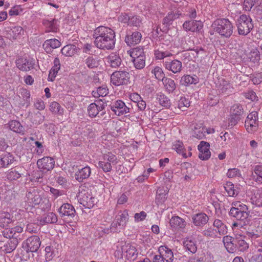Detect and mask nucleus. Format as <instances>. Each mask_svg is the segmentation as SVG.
<instances>
[{
  "label": "nucleus",
  "mask_w": 262,
  "mask_h": 262,
  "mask_svg": "<svg viewBox=\"0 0 262 262\" xmlns=\"http://www.w3.org/2000/svg\"><path fill=\"white\" fill-rule=\"evenodd\" d=\"M95 46L103 50L113 49L115 45V34L114 30L104 26H99L95 29L93 34Z\"/></svg>",
  "instance_id": "f257e3e1"
},
{
  "label": "nucleus",
  "mask_w": 262,
  "mask_h": 262,
  "mask_svg": "<svg viewBox=\"0 0 262 262\" xmlns=\"http://www.w3.org/2000/svg\"><path fill=\"white\" fill-rule=\"evenodd\" d=\"M245 236L236 234L235 237L226 235L223 237V242L227 251L231 253L236 251L244 252L249 248V244L245 241Z\"/></svg>",
  "instance_id": "f03ea898"
},
{
  "label": "nucleus",
  "mask_w": 262,
  "mask_h": 262,
  "mask_svg": "<svg viewBox=\"0 0 262 262\" xmlns=\"http://www.w3.org/2000/svg\"><path fill=\"white\" fill-rule=\"evenodd\" d=\"M138 255L136 248L129 243L120 242L116 246L114 256L117 259H121L124 256L130 260H135Z\"/></svg>",
  "instance_id": "7ed1b4c3"
},
{
  "label": "nucleus",
  "mask_w": 262,
  "mask_h": 262,
  "mask_svg": "<svg viewBox=\"0 0 262 262\" xmlns=\"http://www.w3.org/2000/svg\"><path fill=\"white\" fill-rule=\"evenodd\" d=\"M213 25L215 32L224 37L229 38L232 34L233 26L228 19H218L214 22Z\"/></svg>",
  "instance_id": "20e7f679"
},
{
  "label": "nucleus",
  "mask_w": 262,
  "mask_h": 262,
  "mask_svg": "<svg viewBox=\"0 0 262 262\" xmlns=\"http://www.w3.org/2000/svg\"><path fill=\"white\" fill-rule=\"evenodd\" d=\"M238 33L241 35L248 34L254 27L252 19L249 15H241L236 21Z\"/></svg>",
  "instance_id": "39448f33"
},
{
  "label": "nucleus",
  "mask_w": 262,
  "mask_h": 262,
  "mask_svg": "<svg viewBox=\"0 0 262 262\" xmlns=\"http://www.w3.org/2000/svg\"><path fill=\"white\" fill-rule=\"evenodd\" d=\"M244 111L239 104H234L230 108L229 126L231 127L236 125L243 117Z\"/></svg>",
  "instance_id": "423d86ee"
},
{
  "label": "nucleus",
  "mask_w": 262,
  "mask_h": 262,
  "mask_svg": "<svg viewBox=\"0 0 262 262\" xmlns=\"http://www.w3.org/2000/svg\"><path fill=\"white\" fill-rule=\"evenodd\" d=\"M129 79V73L124 71L114 72L111 77V83L115 85L119 86L127 84Z\"/></svg>",
  "instance_id": "0eeeda50"
},
{
  "label": "nucleus",
  "mask_w": 262,
  "mask_h": 262,
  "mask_svg": "<svg viewBox=\"0 0 262 262\" xmlns=\"http://www.w3.org/2000/svg\"><path fill=\"white\" fill-rule=\"evenodd\" d=\"M77 197L79 203L87 208H92L96 201L91 192L85 190L79 192Z\"/></svg>",
  "instance_id": "6e6552de"
},
{
  "label": "nucleus",
  "mask_w": 262,
  "mask_h": 262,
  "mask_svg": "<svg viewBox=\"0 0 262 262\" xmlns=\"http://www.w3.org/2000/svg\"><path fill=\"white\" fill-rule=\"evenodd\" d=\"M109 106L111 110L118 116L125 115L129 112L130 107L121 100L112 102Z\"/></svg>",
  "instance_id": "1a4fd4ad"
},
{
  "label": "nucleus",
  "mask_w": 262,
  "mask_h": 262,
  "mask_svg": "<svg viewBox=\"0 0 262 262\" xmlns=\"http://www.w3.org/2000/svg\"><path fill=\"white\" fill-rule=\"evenodd\" d=\"M40 244L39 237L36 235H33L27 239L25 248L27 252H35L37 251Z\"/></svg>",
  "instance_id": "9d476101"
},
{
  "label": "nucleus",
  "mask_w": 262,
  "mask_h": 262,
  "mask_svg": "<svg viewBox=\"0 0 262 262\" xmlns=\"http://www.w3.org/2000/svg\"><path fill=\"white\" fill-rule=\"evenodd\" d=\"M26 202L30 206L38 205L41 201V198L38 192L35 189H30L26 194Z\"/></svg>",
  "instance_id": "9b49d317"
},
{
  "label": "nucleus",
  "mask_w": 262,
  "mask_h": 262,
  "mask_svg": "<svg viewBox=\"0 0 262 262\" xmlns=\"http://www.w3.org/2000/svg\"><path fill=\"white\" fill-rule=\"evenodd\" d=\"M37 165L39 169L49 171L54 168L55 161L53 158L46 157L38 160Z\"/></svg>",
  "instance_id": "f8f14e48"
},
{
  "label": "nucleus",
  "mask_w": 262,
  "mask_h": 262,
  "mask_svg": "<svg viewBox=\"0 0 262 262\" xmlns=\"http://www.w3.org/2000/svg\"><path fill=\"white\" fill-rule=\"evenodd\" d=\"M58 211L61 217L68 216L73 218L76 211L74 207L69 203H64L58 209Z\"/></svg>",
  "instance_id": "ddd939ff"
},
{
  "label": "nucleus",
  "mask_w": 262,
  "mask_h": 262,
  "mask_svg": "<svg viewBox=\"0 0 262 262\" xmlns=\"http://www.w3.org/2000/svg\"><path fill=\"white\" fill-rule=\"evenodd\" d=\"M183 27L186 31L199 32L203 27V23L200 20H187L183 24Z\"/></svg>",
  "instance_id": "4468645a"
},
{
  "label": "nucleus",
  "mask_w": 262,
  "mask_h": 262,
  "mask_svg": "<svg viewBox=\"0 0 262 262\" xmlns=\"http://www.w3.org/2000/svg\"><path fill=\"white\" fill-rule=\"evenodd\" d=\"M209 143L205 141H201L198 145V148L200 152L199 157L202 160H208L211 155L209 151Z\"/></svg>",
  "instance_id": "2eb2a0df"
},
{
  "label": "nucleus",
  "mask_w": 262,
  "mask_h": 262,
  "mask_svg": "<svg viewBox=\"0 0 262 262\" xmlns=\"http://www.w3.org/2000/svg\"><path fill=\"white\" fill-rule=\"evenodd\" d=\"M192 220L195 226L202 227L208 223L209 217L205 213L201 212L193 215Z\"/></svg>",
  "instance_id": "dca6fc26"
},
{
  "label": "nucleus",
  "mask_w": 262,
  "mask_h": 262,
  "mask_svg": "<svg viewBox=\"0 0 262 262\" xmlns=\"http://www.w3.org/2000/svg\"><path fill=\"white\" fill-rule=\"evenodd\" d=\"M91 173V169L89 166L79 168L75 172V179L79 182H82L85 179L89 178Z\"/></svg>",
  "instance_id": "f3484780"
},
{
  "label": "nucleus",
  "mask_w": 262,
  "mask_h": 262,
  "mask_svg": "<svg viewBox=\"0 0 262 262\" xmlns=\"http://www.w3.org/2000/svg\"><path fill=\"white\" fill-rule=\"evenodd\" d=\"M23 32V29L20 26H11L6 31V37L10 40H14Z\"/></svg>",
  "instance_id": "a211bd4d"
},
{
  "label": "nucleus",
  "mask_w": 262,
  "mask_h": 262,
  "mask_svg": "<svg viewBox=\"0 0 262 262\" xmlns=\"http://www.w3.org/2000/svg\"><path fill=\"white\" fill-rule=\"evenodd\" d=\"M213 226L214 229L220 236L224 235L227 233V227L225 223L220 219H214Z\"/></svg>",
  "instance_id": "6ab92c4d"
},
{
  "label": "nucleus",
  "mask_w": 262,
  "mask_h": 262,
  "mask_svg": "<svg viewBox=\"0 0 262 262\" xmlns=\"http://www.w3.org/2000/svg\"><path fill=\"white\" fill-rule=\"evenodd\" d=\"M14 157L10 152H4L0 155V168H6L14 161Z\"/></svg>",
  "instance_id": "aec40b11"
},
{
  "label": "nucleus",
  "mask_w": 262,
  "mask_h": 262,
  "mask_svg": "<svg viewBox=\"0 0 262 262\" xmlns=\"http://www.w3.org/2000/svg\"><path fill=\"white\" fill-rule=\"evenodd\" d=\"M160 255L166 262H172L174 259L172 250L167 246H161L159 248Z\"/></svg>",
  "instance_id": "412c9836"
},
{
  "label": "nucleus",
  "mask_w": 262,
  "mask_h": 262,
  "mask_svg": "<svg viewBox=\"0 0 262 262\" xmlns=\"http://www.w3.org/2000/svg\"><path fill=\"white\" fill-rule=\"evenodd\" d=\"M218 89L220 93L228 95L232 93L233 88L229 81L222 78L219 79Z\"/></svg>",
  "instance_id": "4be33fe9"
},
{
  "label": "nucleus",
  "mask_w": 262,
  "mask_h": 262,
  "mask_svg": "<svg viewBox=\"0 0 262 262\" xmlns=\"http://www.w3.org/2000/svg\"><path fill=\"white\" fill-rule=\"evenodd\" d=\"M142 35L139 32H134L131 35H127L125 38V41L129 46H134L139 43L141 39Z\"/></svg>",
  "instance_id": "5701e85b"
},
{
  "label": "nucleus",
  "mask_w": 262,
  "mask_h": 262,
  "mask_svg": "<svg viewBox=\"0 0 262 262\" xmlns=\"http://www.w3.org/2000/svg\"><path fill=\"white\" fill-rule=\"evenodd\" d=\"M24 169L21 167L11 168L7 173V178L11 181L16 180L24 175Z\"/></svg>",
  "instance_id": "b1692460"
},
{
  "label": "nucleus",
  "mask_w": 262,
  "mask_h": 262,
  "mask_svg": "<svg viewBox=\"0 0 262 262\" xmlns=\"http://www.w3.org/2000/svg\"><path fill=\"white\" fill-rule=\"evenodd\" d=\"M60 42L57 39H51L46 40L43 43V48L47 53L52 52V49L59 47Z\"/></svg>",
  "instance_id": "393cba45"
},
{
  "label": "nucleus",
  "mask_w": 262,
  "mask_h": 262,
  "mask_svg": "<svg viewBox=\"0 0 262 262\" xmlns=\"http://www.w3.org/2000/svg\"><path fill=\"white\" fill-rule=\"evenodd\" d=\"M241 210H238L236 208H231L229 211V215L238 221H244L248 218L249 216V213L248 212H244L241 211Z\"/></svg>",
  "instance_id": "a878e982"
},
{
  "label": "nucleus",
  "mask_w": 262,
  "mask_h": 262,
  "mask_svg": "<svg viewBox=\"0 0 262 262\" xmlns=\"http://www.w3.org/2000/svg\"><path fill=\"white\" fill-rule=\"evenodd\" d=\"M183 245L185 249L191 253H195L197 251L196 241L191 238H185L183 241Z\"/></svg>",
  "instance_id": "bb28decb"
},
{
  "label": "nucleus",
  "mask_w": 262,
  "mask_h": 262,
  "mask_svg": "<svg viewBox=\"0 0 262 262\" xmlns=\"http://www.w3.org/2000/svg\"><path fill=\"white\" fill-rule=\"evenodd\" d=\"M168 191L167 188L164 186L159 187L157 191V194L156 198V202L158 204H162L166 200Z\"/></svg>",
  "instance_id": "cd10ccee"
},
{
  "label": "nucleus",
  "mask_w": 262,
  "mask_h": 262,
  "mask_svg": "<svg viewBox=\"0 0 262 262\" xmlns=\"http://www.w3.org/2000/svg\"><path fill=\"white\" fill-rule=\"evenodd\" d=\"M169 224L173 228H184L186 225L185 221L178 216L172 217L170 220Z\"/></svg>",
  "instance_id": "c85d7f7f"
},
{
  "label": "nucleus",
  "mask_w": 262,
  "mask_h": 262,
  "mask_svg": "<svg viewBox=\"0 0 262 262\" xmlns=\"http://www.w3.org/2000/svg\"><path fill=\"white\" fill-rule=\"evenodd\" d=\"M251 177L252 179L258 184L262 183V166L255 165L253 168Z\"/></svg>",
  "instance_id": "c756f323"
},
{
  "label": "nucleus",
  "mask_w": 262,
  "mask_h": 262,
  "mask_svg": "<svg viewBox=\"0 0 262 262\" xmlns=\"http://www.w3.org/2000/svg\"><path fill=\"white\" fill-rule=\"evenodd\" d=\"M181 15L179 12L178 13H168L167 15L165 16L162 21V24L166 28L169 27L172 23L173 21L178 18L179 16Z\"/></svg>",
  "instance_id": "7c9ffc66"
},
{
  "label": "nucleus",
  "mask_w": 262,
  "mask_h": 262,
  "mask_svg": "<svg viewBox=\"0 0 262 262\" xmlns=\"http://www.w3.org/2000/svg\"><path fill=\"white\" fill-rule=\"evenodd\" d=\"M9 127L13 132L23 134L25 128L24 126L20 124V123L16 120H12L9 122Z\"/></svg>",
  "instance_id": "2f4dec72"
},
{
  "label": "nucleus",
  "mask_w": 262,
  "mask_h": 262,
  "mask_svg": "<svg viewBox=\"0 0 262 262\" xmlns=\"http://www.w3.org/2000/svg\"><path fill=\"white\" fill-rule=\"evenodd\" d=\"M128 214L126 211L119 212L116 216V220L119 226L123 227L128 219Z\"/></svg>",
  "instance_id": "473e14b6"
},
{
  "label": "nucleus",
  "mask_w": 262,
  "mask_h": 262,
  "mask_svg": "<svg viewBox=\"0 0 262 262\" xmlns=\"http://www.w3.org/2000/svg\"><path fill=\"white\" fill-rule=\"evenodd\" d=\"M35 60L33 58L28 57H21L16 60V66H34Z\"/></svg>",
  "instance_id": "72a5a7b5"
},
{
  "label": "nucleus",
  "mask_w": 262,
  "mask_h": 262,
  "mask_svg": "<svg viewBox=\"0 0 262 262\" xmlns=\"http://www.w3.org/2000/svg\"><path fill=\"white\" fill-rule=\"evenodd\" d=\"M205 130H206L205 126L196 125L193 129V137L198 139L204 138L206 136Z\"/></svg>",
  "instance_id": "f704fd0d"
},
{
  "label": "nucleus",
  "mask_w": 262,
  "mask_h": 262,
  "mask_svg": "<svg viewBox=\"0 0 262 262\" xmlns=\"http://www.w3.org/2000/svg\"><path fill=\"white\" fill-rule=\"evenodd\" d=\"M224 188L229 196L234 197L239 193L238 188L235 187L231 182H227Z\"/></svg>",
  "instance_id": "c9c22d12"
},
{
  "label": "nucleus",
  "mask_w": 262,
  "mask_h": 262,
  "mask_svg": "<svg viewBox=\"0 0 262 262\" xmlns=\"http://www.w3.org/2000/svg\"><path fill=\"white\" fill-rule=\"evenodd\" d=\"M180 82L182 84L188 85L191 84H196L199 82V79L196 76H191L190 75L183 76Z\"/></svg>",
  "instance_id": "e433bc0d"
},
{
  "label": "nucleus",
  "mask_w": 262,
  "mask_h": 262,
  "mask_svg": "<svg viewBox=\"0 0 262 262\" xmlns=\"http://www.w3.org/2000/svg\"><path fill=\"white\" fill-rule=\"evenodd\" d=\"M124 17V19H122L121 21H123L124 23H126L127 21H128V25L135 26L137 27H139L140 26V25L141 24V20L139 16H133L132 18H129L127 16H123Z\"/></svg>",
  "instance_id": "4c0bfd02"
},
{
  "label": "nucleus",
  "mask_w": 262,
  "mask_h": 262,
  "mask_svg": "<svg viewBox=\"0 0 262 262\" xmlns=\"http://www.w3.org/2000/svg\"><path fill=\"white\" fill-rule=\"evenodd\" d=\"M156 98L160 105L166 108H169L171 105V102L170 100L166 96L160 93L157 94Z\"/></svg>",
  "instance_id": "58836bf2"
},
{
  "label": "nucleus",
  "mask_w": 262,
  "mask_h": 262,
  "mask_svg": "<svg viewBox=\"0 0 262 262\" xmlns=\"http://www.w3.org/2000/svg\"><path fill=\"white\" fill-rule=\"evenodd\" d=\"M61 52L66 56H72L76 52V47L74 45H68L62 48Z\"/></svg>",
  "instance_id": "ea45409f"
},
{
  "label": "nucleus",
  "mask_w": 262,
  "mask_h": 262,
  "mask_svg": "<svg viewBox=\"0 0 262 262\" xmlns=\"http://www.w3.org/2000/svg\"><path fill=\"white\" fill-rule=\"evenodd\" d=\"M108 93V89L106 86L102 85L98 87L96 91L92 92V95L95 98L104 97Z\"/></svg>",
  "instance_id": "a19ab883"
},
{
  "label": "nucleus",
  "mask_w": 262,
  "mask_h": 262,
  "mask_svg": "<svg viewBox=\"0 0 262 262\" xmlns=\"http://www.w3.org/2000/svg\"><path fill=\"white\" fill-rule=\"evenodd\" d=\"M166 90L169 93H171L176 89V86L174 80L170 78H165L162 81Z\"/></svg>",
  "instance_id": "79ce46f5"
},
{
  "label": "nucleus",
  "mask_w": 262,
  "mask_h": 262,
  "mask_svg": "<svg viewBox=\"0 0 262 262\" xmlns=\"http://www.w3.org/2000/svg\"><path fill=\"white\" fill-rule=\"evenodd\" d=\"M18 244V239L14 238L9 240L7 244L4 246L5 252L6 253H11L16 249Z\"/></svg>",
  "instance_id": "37998d69"
},
{
  "label": "nucleus",
  "mask_w": 262,
  "mask_h": 262,
  "mask_svg": "<svg viewBox=\"0 0 262 262\" xmlns=\"http://www.w3.org/2000/svg\"><path fill=\"white\" fill-rule=\"evenodd\" d=\"M260 4V0H244V9L250 11L253 7H257Z\"/></svg>",
  "instance_id": "c03bdc74"
},
{
  "label": "nucleus",
  "mask_w": 262,
  "mask_h": 262,
  "mask_svg": "<svg viewBox=\"0 0 262 262\" xmlns=\"http://www.w3.org/2000/svg\"><path fill=\"white\" fill-rule=\"evenodd\" d=\"M104 61L99 59L96 56H90L85 60V63L87 66H92L93 64H97V66L101 65L103 63Z\"/></svg>",
  "instance_id": "a18cd8bd"
},
{
  "label": "nucleus",
  "mask_w": 262,
  "mask_h": 262,
  "mask_svg": "<svg viewBox=\"0 0 262 262\" xmlns=\"http://www.w3.org/2000/svg\"><path fill=\"white\" fill-rule=\"evenodd\" d=\"M173 148L176 150L178 154L182 155L184 158L187 157V155L185 152V150L183 143L182 142L177 141L173 145Z\"/></svg>",
  "instance_id": "49530a36"
},
{
  "label": "nucleus",
  "mask_w": 262,
  "mask_h": 262,
  "mask_svg": "<svg viewBox=\"0 0 262 262\" xmlns=\"http://www.w3.org/2000/svg\"><path fill=\"white\" fill-rule=\"evenodd\" d=\"M258 125L257 120H246L245 126L249 133L256 130Z\"/></svg>",
  "instance_id": "de8ad7c7"
},
{
  "label": "nucleus",
  "mask_w": 262,
  "mask_h": 262,
  "mask_svg": "<svg viewBox=\"0 0 262 262\" xmlns=\"http://www.w3.org/2000/svg\"><path fill=\"white\" fill-rule=\"evenodd\" d=\"M106 61L111 66H120L121 58L116 55H111L106 58Z\"/></svg>",
  "instance_id": "09e8293b"
},
{
  "label": "nucleus",
  "mask_w": 262,
  "mask_h": 262,
  "mask_svg": "<svg viewBox=\"0 0 262 262\" xmlns=\"http://www.w3.org/2000/svg\"><path fill=\"white\" fill-rule=\"evenodd\" d=\"M50 110L53 113L59 115H62L63 113V108H61L60 105L56 101H53L51 103Z\"/></svg>",
  "instance_id": "8fccbe9b"
},
{
  "label": "nucleus",
  "mask_w": 262,
  "mask_h": 262,
  "mask_svg": "<svg viewBox=\"0 0 262 262\" xmlns=\"http://www.w3.org/2000/svg\"><path fill=\"white\" fill-rule=\"evenodd\" d=\"M12 221L10 217V214L9 213L6 214L4 216H1L0 217V226L3 228H6Z\"/></svg>",
  "instance_id": "3c124183"
},
{
  "label": "nucleus",
  "mask_w": 262,
  "mask_h": 262,
  "mask_svg": "<svg viewBox=\"0 0 262 262\" xmlns=\"http://www.w3.org/2000/svg\"><path fill=\"white\" fill-rule=\"evenodd\" d=\"M190 106V101L185 97H181L178 102V108L184 111L185 109Z\"/></svg>",
  "instance_id": "603ef678"
},
{
  "label": "nucleus",
  "mask_w": 262,
  "mask_h": 262,
  "mask_svg": "<svg viewBox=\"0 0 262 262\" xmlns=\"http://www.w3.org/2000/svg\"><path fill=\"white\" fill-rule=\"evenodd\" d=\"M94 103H91L88 108V112L90 117H95L99 113V111Z\"/></svg>",
  "instance_id": "864d4df0"
},
{
  "label": "nucleus",
  "mask_w": 262,
  "mask_h": 262,
  "mask_svg": "<svg viewBox=\"0 0 262 262\" xmlns=\"http://www.w3.org/2000/svg\"><path fill=\"white\" fill-rule=\"evenodd\" d=\"M130 55L132 59L144 56L143 48L137 47L130 51Z\"/></svg>",
  "instance_id": "5fc2aeb1"
},
{
  "label": "nucleus",
  "mask_w": 262,
  "mask_h": 262,
  "mask_svg": "<svg viewBox=\"0 0 262 262\" xmlns=\"http://www.w3.org/2000/svg\"><path fill=\"white\" fill-rule=\"evenodd\" d=\"M202 233L204 236L210 238H215L218 237L219 235L216 233V230H215V229L212 227L205 229Z\"/></svg>",
  "instance_id": "6e6d98bb"
},
{
  "label": "nucleus",
  "mask_w": 262,
  "mask_h": 262,
  "mask_svg": "<svg viewBox=\"0 0 262 262\" xmlns=\"http://www.w3.org/2000/svg\"><path fill=\"white\" fill-rule=\"evenodd\" d=\"M44 222L47 223H55L57 222V216L53 212H49L45 217Z\"/></svg>",
  "instance_id": "4d7b16f0"
},
{
  "label": "nucleus",
  "mask_w": 262,
  "mask_h": 262,
  "mask_svg": "<svg viewBox=\"0 0 262 262\" xmlns=\"http://www.w3.org/2000/svg\"><path fill=\"white\" fill-rule=\"evenodd\" d=\"M55 179L59 185L63 187L67 186L68 184V180L66 174H64L63 176H61L60 174L56 175L55 177Z\"/></svg>",
  "instance_id": "13d9d810"
},
{
  "label": "nucleus",
  "mask_w": 262,
  "mask_h": 262,
  "mask_svg": "<svg viewBox=\"0 0 262 262\" xmlns=\"http://www.w3.org/2000/svg\"><path fill=\"white\" fill-rule=\"evenodd\" d=\"M98 166L101 168L105 172H110L112 169L111 163L105 161H100L98 162Z\"/></svg>",
  "instance_id": "bf43d9fd"
},
{
  "label": "nucleus",
  "mask_w": 262,
  "mask_h": 262,
  "mask_svg": "<svg viewBox=\"0 0 262 262\" xmlns=\"http://www.w3.org/2000/svg\"><path fill=\"white\" fill-rule=\"evenodd\" d=\"M103 160L111 163V164L114 165L116 163L117 158L112 153L108 152L103 156Z\"/></svg>",
  "instance_id": "052dcab7"
},
{
  "label": "nucleus",
  "mask_w": 262,
  "mask_h": 262,
  "mask_svg": "<svg viewBox=\"0 0 262 262\" xmlns=\"http://www.w3.org/2000/svg\"><path fill=\"white\" fill-rule=\"evenodd\" d=\"M155 57L156 59H164L165 58L171 56V54L168 52H163L159 50L155 51Z\"/></svg>",
  "instance_id": "680f3d73"
},
{
  "label": "nucleus",
  "mask_w": 262,
  "mask_h": 262,
  "mask_svg": "<svg viewBox=\"0 0 262 262\" xmlns=\"http://www.w3.org/2000/svg\"><path fill=\"white\" fill-rule=\"evenodd\" d=\"M152 72L154 73L155 77L157 79L162 81L164 79V74L160 67H155Z\"/></svg>",
  "instance_id": "e2e57ef3"
},
{
  "label": "nucleus",
  "mask_w": 262,
  "mask_h": 262,
  "mask_svg": "<svg viewBox=\"0 0 262 262\" xmlns=\"http://www.w3.org/2000/svg\"><path fill=\"white\" fill-rule=\"evenodd\" d=\"M59 69L60 67H53L49 72L48 78V81H53L55 80Z\"/></svg>",
  "instance_id": "0e129e2a"
},
{
  "label": "nucleus",
  "mask_w": 262,
  "mask_h": 262,
  "mask_svg": "<svg viewBox=\"0 0 262 262\" xmlns=\"http://www.w3.org/2000/svg\"><path fill=\"white\" fill-rule=\"evenodd\" d=\"M231 208L237 209L238 210H241V211L244 210V212H248L247 211L248 209L247 205L241 203L240 202L232 203Z\"/></svg>",
  "instance_id": "69168bd1"
},
{
  "label": "nucleus",
  "mask_w": 262,
  "mask_h": 262,
  "mask_svg": "<svg viewBox=\"0 0 262 262\" xmlns=\"http://www.w3.org/2000/svg\"><path fill=\"white\" fill-rule=\"evenodd\" d=\"M97 105V107L99 112L104 110L105 106L107 105L105 99H100L95 101L94 102Z\"/></svg>",
  "instance_id": "338daca9"
},
{
  "label": "nucleus",
  "mask_w": 262,
  "mask_h": 262,
  "mask_svg": "<svg viewBox=\"0 0 262 262\" xmlns=\"http://www.w3.org/2000/svg\"><path fill=\"white\" fill-rule=\"evenodd\" d=\"M36 170L34 171L32 174L33 179L38 182L41 183L43 176V173L42 170Z\"/></svg>",
  "instance_id": "774afa93"
}]
</instances>
